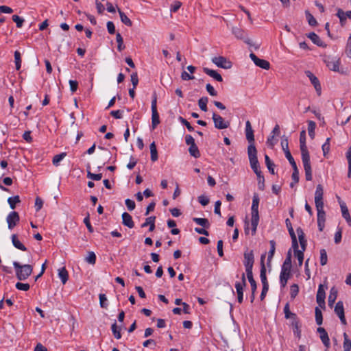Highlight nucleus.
I'll return each mask as SVG.
<instances>
[{
  "mask_svg": "<svg viewBox=\"0 0 351 351\" xmlns=\"http://www.w3.org/2000/svg\"><path fill=\"white\" fill-rule=\"evenodd\" d=\"M13 265L16 270V278L19 280H26L32 273L33 268L30 265H20L19 263L14 261Z\"/></svg>",
  "mask_w": 351,
  "mask_h": 351,
  "instance_id": "nucleus-1",
  "label": "nucleus"
},
{
  "mask_svg": "<svg viewBox=\"0 0 351 351\" xmlns=\"http://www.w3.org/2000/svg\"><path fill=\"white\" fill-rule=\"evenodd\" d=\"M232 33L234 35V36L237 39H240V40H243L244 43H245L246 44H247L250 47L253 46V47H254V48L256 49H257L259 47L258 45L255 46L252 43V40L247 37V33L243 29H241V28H240L239 27H233L232 28Z\"/></svg>",
  "mask_w": 351,
  "mask_h": 351,
  "instance_id": "nucleus-2",
  "label": "nucleus"
},
{
  "mask_svg": "<svg viewBox=\"0 0 351 351\" xmlns=\"http://www.w3.org/2000/svg\"><path fill=\"white\" fill-rule=\"evenodd\" d=\"M243 265L245 267V271H251L253 269L254 263V256L253 250H246L243 254Z\"/></svg>",
  "mask_w": 351,
  "mask_h": 351,
  "instance_id": "nucleus-3",
  "label": "nucleus"
},
{
  "mask_svg": "<svg viewBox=\"0 0 351 351\" xmlns=\"http://www.w3.org/2000/svg\"><path fill=\"white\" fill-rule=\"evenodd\" d=\"M252 218H251V226H252V234H254L256 232V228L259 221L258 215V206L252 204Z\"/></svg>",
  "mask_w": 351,
  "mask_h": 351,
  "instance_id": "nucleus-4",
  "label": "nucleus"
},
{
  "mask_svg": "<svg viewBox=\"0 0 351 351\" xmlns=\"http://www.w3.org/2000/svg\"><path fill=\"white\" fill-rule=\"evenodd\" d=\"M246 286L245 275L243 274L241 276V282L235 283V289L237 293L238 302L241 304L243 300V289Z\"/></svg>",
  "mask_w": 351,
  "mask_h": 351,
  "instance_id": "nucleus-5",
  "label": "nucleus"
},
{
  "mask_svg": "<svg viewBox=\"0 0 351 351\" xmlns=\"http://www.w3.org/2000/svg\"><path fill=\"white\" fill-rule=\"evenodd\" d=\"M212 62L218 67L228 69L232 66V62L223 56H217L212 58Z\"/></svg>",
  "mask_w": 351,
  "mask_h": 351,
  "instance_id": "nucleus-6",
  "label": "nucleus"
},
{
  "mask_svg": "<svg viewBox=\"0 0 351 351\" xmlns=\"http://www.w3.org/2000/svg\"><path fill=\"white\" fill-rule=\"evenodd\" d=\"M215 127L217 129L222 130L228 128L230 125V123L228 121H225L224 119L217 113L214 112L212 117Z\"/></svg>",
  "mask_w": 351,
  "mask_h": 351,
  "instance_id": "nucleus-7",
  "label": "nucleus"
},
{
  "mask_svg": "<svg viewBox=\"0 0 351 351\" xmlns=\"http://www.w3.org/2000/svg\"><path fill=\"white\" fill-rule=\"evenodd\" d=\"M300 151H301L302 159L310 158L309 152H308L306 145V132H305V130H302L300 132Z\"/></svg>",
  "mask_w": 351,
  "mask_h": 351,
  "instance_id": "nucleus-8",
  "label": "nucleus"
},
{
  "mask_svg": "<svg viewBox=\"0 0 351 351\" xmlns=\"http://www.w3.org/2000/svg\"><path fill=\"white\" fill-rule=\"evenodd\" d=\"M20 217L17 212H10L6 217L8 227L10 230H12L19 222Z\"/></svg>",
  "mask_w": 351,
  "mask_h": 351,
  "instance_id": "nucleus-9",
  "label": "nucleus"
},
{
  "mask_svg": "<svg viewBox=\"0 0 351 351\" xmlns=\"http://www.w3.org/2000/svg\"><path fill=\"white\" fill-rule=\"evenodd\" d=\"M305 74L310 80L311 84L313 85L317 95H320L322 93V87L318 78L310 71H305Z\"/></svg>",
  "mask_w": 351,
  "mask_h": 351,
  "instance_id": "nucleus-10",
  "label": "nucleus"
},
{
  "mask_svg": "<svg viewBox=\"0 0 351 351\" xmlns=\"http://www.w3.org/2000/svg\"><path fill=\"white\" fill-rule=\"evenodd\" d=\"M250 58L256 66L266 70L270 68V64L268 61L258 58L254 53L250 54Z\"/></svg>",
  "mask_w": 351,
  "mask_h": 351,
  "instance_id": "nucleus-11",
  "label": "nucleus"
},
{
  "mask_svg": "<svg viewBox=\"0 0 351 351\" xmlns=\"http://www.w3.org/2000/svg\"><path fill=\"white\" fill-rule=\"evenodd\" d=\"M335 312L341 320L342 324H346V320L344 315L343 304L341 301H339L335 307Z\"/></svg>",
  "mask_w": 351,
  "mask_h": 351,
  "instance_id": "nucleus-12",
  "label": "nucleus"
},
{
  "mask_svg": "<svg viewBox=\"0 0 351 351\" xmlns=\"http://www.w3.org/2000/svg\"><path fill=\"white\" fill-rule=\"evenodd\" d=\"M302 161L304 169L305 171L306 180L308 181H311V180H312L313 176H312V169H311L310 158H302Z\"/></svg>",
  "mask_w": 351,
  "mask_h": 351,
  "instance_id": "nucleus-13",
  "label": "nucleus"
},
{
  "mask_svg": "<svg viewBox=\"0 0 351 351\" xmlns=\"http://www.w3.org/2000/svg\"><path fill=\"white\" fill-rule=\"evenodd\" d=\"M265 258V254H262L261 257V274L260 278L262 282L263 286H269L267 276H266V268L264 264V260Z\"/></svg>",
  "mask_w": 351,
  "mask_h": 351,
  "instance_id": "nucleus-14",
  "label": "nucleus"
},
{
  "mask_svg": "<svg viewBox=\"0 0 351 351\" xmlns=\"http://www.w3.org/2000/svg\"><path fill=\"white\" fill-rule=\"evenodd\" d=\"M325 291L322 285H319L317 293L316 300L319 306H325Z\"/></svg>",
  "mask_w": 351,
  "mask_h": 351,
  "instance_id": "nucleus-15",
  "label": "nucleus"
},
{
  "mask_svg": "<svg viewBox=\"0 0 351 351\" xmlns=\"http://www.w3.org/2000/svg\"><path fill=\"white\" fill-rule=\"evenodd\" d=\"M317 332L319 333V337L323 344L326 347H330V339L328 335L324 328L319 327L317 329Z\"/></svg>",
  "mask_w": 351,
  "mask_h": 351,
  "instance_id": "nucleus-16",
  "label": "nucleus"
},
{
  "mask_svg": "<svg viewBox=\"0 0 351 351\" xmlns=\"http://www.w3.org/2000/svg\"><path fill=\"white\" fill-rule=\"evenodd\" d=\"M317 211V226L319 231H323L325 226L326 213L324 210H318Z\"/></svg>",
  "mask_w": 351,
  "mask_h": 351,
  "instance_id": "nucleus-17",
  "label": "nucleus"
},
{
  "mask_svg": "<svg viewBox=\"0 0 351 351\" xmlns=\"http://www.w3.org/2000/svg\"><path fill=\"white\" fill-rule=\"evenodd\" d=\"M337 16L339 19L341 25L343 26L348 18L351 19V11L343 12L341 9L339 8Z\"/></svg>",
  "mask_w": 351,
  "mask_h": 351,
  "instance_id": "nucleus-18",
  "label": "nucleus"
},
{
  "mask_svg": "<svg viewBox=\"0 0 351 351\" xmlns=\"http://www.w3.org/2000/svg\"><path fill=\"white\" fill-rule=\"evenodd\" d=\"M245 136L249 143H254V130L250 121L245 123Z\"/></svg>",
  "mask_w": 351,
  "mask_h": 351,
  "instance_id": "nucleus-19",
  "label": "nucleus"
},
{
  "mask_svg": "<svg viewBox=\"0 0 351 351\" xmlns=\"http://www.w3.org/2000/svg\"><path fill=\"white\" fill-rule=\"evenodd\" d=\"M247 154L250 162L258 160L257 158V151L254 145V143H250V145L247 147Z\"/></svg>",
  "mask_w": 351,
  "mask_h": 351,
  "instance_id": "nucleus-20",
  "label": "nucleus"
},
{
  "mask_svg": "<svg viewBox=\"0 0 351 351\" xmlns=\"http://www.w3.org/2000/svg\"><path fill=\"white\" fill-rule=\"evenodd\" d=\"M285 223H286V226H287V228L288 229L289 233V234L291 236V238L292 244L295 247L297 246L298 240H297V238H296V235H295V234L294 232V230L293 229L291 223V221H290V220L289 219H287L285 220Z\"/></svg>",
  "mask_w": 351,
  "mask_h": 351,
  "instance_id": "nucleus-21",
  "label": "nucleus"
},
{
  "mask_svg": "<svg viewBox=\"0 0 351 351\" xmlns=\"http://www.w3.org/2000/svg\"><path fill=\"white\" fill-rule=\"evenodd\" d=\"M341 210L342 213V217L345 219L348 224L351 227V217L349 213L348 207L346 206L344 202L340 203Z\"/></svg>",
  "mask_w": 351,
  "mask_h": 351,
  "instance_id": "nucleus-22",
  "label": "nucleus"
},
{
  "mask_svg": "<svg viewBox=\"0 0 351 351\" xmlns=\"http://www.w3.org/2000/svg\"><path fill=\"white\" fill-rule=\"evenodd\" d=\"M203 71L206 74H207L210 77H213L216 81L219 82L223 81V78H222L221 75L219 73H218L216 71L210 69L206 67H204L203 69Z\"/></svg>",
  "mask_w": 351,
  "mask_h": 351,
  "instance_id": "nucleus-23",
  "label": "nucleus"
},
{
  "mask_svg": "<svg viewBox=\"0 0 351 351\" xmlns=\"http://www.w3.org/2000/svg\"><path fill=\"white\" fill-rule=\"evenodd\" d=\"M291 274L290 271H282L280 274V283L281 287L284 288L287 285V281L291 277Z\"/></svg>",
  "mask_w": 351,
  "mask_h": 351,
  "instance_id": "nucleus-24",
  "label": "nucleus"
},
{
  "mask_svg": "<svg viewBox=\"0 0 351 351\" xmlns=\"http://www.w3.org/2000/svg\"><path fill=\"white\" fill-rule=\"evenodd\" d=\"M122 220H123V224L130 228H132L134 226V221L132 220V216L125 212L122 214Z\"/></svg>",
  "mask_w": 351,
  "mask_h": 351,
  "instance_id": "nucleus-25",
  "label": "nucleus"
},
{
  "mask_svg": "<svg viewBox=\"0 0 351 351\" xmlns=\"http://www.w3.org/2000/svg\"><path fill=\"white\" fill-rule=\"evenodd\" d=\"M292 247L294 251V255L297 258L298 261L299 266H302L304 260V252L302 251H300L298 242H297V246L295 247L294 245H292Z\"/></svg>",
  "mask_w": 351,
  "mask_h": 351,
  "instance_id": "nucleus-26",
  "label": "nucleus"
},
{
  "mask_svg": "<svg viewBox=\"0 0 351 351\" xmlns=\"http://www.w3.org/2000/svg\"><path fill=\"white\" fill-rule=\"evenodd\" d=\"M307 37L310 38L312 42L319 47H324V42L320 39L319 36L314 32L309 33Z\"/></svg>",
  "mask_w": 351,
  "mask_h": 351,
  "instance_id": "nucleus-27",
  "label": "nucleus"
},
{
  "mask_svg": "<svg viewBox=\"0 0 351 351\" xmlns=\"http://www.w3.org/2000/svg\"><path fill=\"white\" fill-rule=\"evenodd\" d=\"M12 243L16 248H17L21 251L27 250V248L25 247V246L19 240L16 234L12 235Z\"/></svg>",
  "mask_w": 351,
  "mask_h": 351,
  "instance_id": "nucleus-28",
  "label": "nucleus"
},
{
  "mask_svg": "<svg viewBox=\"0 0 351 351\" xmlns=\"http://www.w3.org/2000/svg\"><path fill=\"white\" fill-rule=\"evenodd\" d=\"M155 219L156 217H149L145 219V221L141 225L142 228H145L147 226H149V230L150 232L153 231L155 228Z\"/></svg>",
  "mask_w": 351,
  "mask_h": 351,
  "instance_id": "nucleus-29",
  "label": "nucleus"
},
{
  "mask_svg": "<svg viewBox=\"0 0 351 351\" xmlns=\"http://www.w3.org/2000/svg\"><path fill=\"white\" fill-rule=\"evenodd\" d=\"M337 290L335 288V287H332L330 291V294L328 295V306L332 307L337 299Z\"/></svg>",
  "mask_w": 351,
  "mask_h": 351,
  "instance_id": "nucleus-30",
  "label": "nucleus"
},
{
  "mask_svg": "<svg viewBox=\"0 0 351 351\" xmlns=\"http://www.w3.org/2000/svg\"><path fill=\"white\" fill-rule=\"evenodd\" d=\"M58 276L61 280L62 284H65L69 278L68 271L65 269V267H62L58 269Z\"/></svg>",
  "mask_w": 351,
  "mask_h": 351,
  "instance_id": "nucleus-31",
  "label": "nucleus"
},
{
  "mask_svg": "<svg viewBox=\"0 0 351 351\" xmlns=\"http://www.w3.org/2000/svg\"><path fill=\"white\" fill-rule=\"evenodd\" d=\"M246 276H247L249 282L250 283L252 292H256L257 286H256V282L253 278L252 271H246Z\"/></svg>",
  "mask_w": 351,
  "mask_h": 351,
  "instance_id": "nucleus-32",
  "label": "nucleus"
},
{
  "mask_svg": "<svg viewBox=\"0 0 351 351\" xmlns=\"http://www.w3.org/2000/svg\"><path fill=\"white\" fill-rule=\"evenodd\" d=\"M118 12H119L121 22L123 24H125V25H127L128 27H131L132 25V23L131 20L120 9H118Z\"/></svg>",
  "mask_w": 351,
  "mask_h": 351,
  "instance_id": "nucleus-33",
  "label": "nucleus"
},
{
  "mask_svg": "<svg viewBox=\"0 0 351 351\" xmlns=\"http://www.w3.org/2000/svg\"><path fill=\"white\" fill-rule=\"evenodd\" d=\"M160 123L159 114L158 111H152V126L154 129Z\"/></svg>",
  "mask_w": 351,
  "mask_h": 351,
  "instance_id": "nucleus-34",
  "label": "nucleus"
},
{
  "mask_svg": "<svg viewBox=\"0 0 351 351\" xmlns=\"http://www.w3.org/2000/svg\"><path fill=\"white\" fill-rule=\"evenodd\" d=\"M150 153H151V160L153 162H155L158 160V152L156 149V145L155 144V142H152L150 144Z\"/></svg>",
  "mask_w": 351,
  "mask_h": 351,
  "instance_id": "nucleus-35",
  "label": "nucleus"
},
{
  "mask_svg": "<svg viewBox=\"0 0 351 351\" xmlns=\"http://www.w3.org/2000/svg\"><path fill=\"white\" fill-rule=\"evenodd\" d=\"M193 221L194 222H195L197 224H198L202 227L206 228H208L210 226L208 220L206 218L194 217L193 219Z\"/></svg>",
  "mask_w": 351,
  "mask_h": 351,
  "instance_id": "nucleus-36",
  "label": "nucleus"
},
{
  "mask_svg": "<svg viewBox=\"0 0 351 351\" xmlns=\"http://www.w3.org/2000/svg\"><path fill=\"white\" fill-rule=\"evenodd\" d=\"M269 244H270V250L269 251L268 258H267L268 264L270 263L271 259L273 258V256L275 253V250H276V243L274 240L270 241Z\"/></svg>",
  "mask_w": 351,
  "mask_h": 351,
  "instance_id": "nucleus-37",
  "label": "nucleus"
},
{
  "mask_svg": "<svg viewBox=\"0 0 351 351\" xmlns=\"http://www.w3.org/2000/svg\"><path fill=\"white\" fill-rule=\"evenodd\" d=\"M208 101V99L206 97H201L198 100V106H199V108L204 112H206L208 110V108H207Z\"/></svg>",
  "mask_w": 351,
  "mask_h": 351,
  "instance_id": "nucleus-38",
  "label": "nucleus"
},
{
  "mask_svg": "<svg viewBox=\"0 0 351 351\" xmlns=\"http://www.w3.org/2000/svg\"><path fill=\"white\" fill-rule=\"evenodd\" d=\"M189 152L191 156L195 158H197L200 156V153L196 144L191 145L189 148Z\"/></svg>",
  "mask_w": 351,
  "mask_h": 351,
  "instance_id": "nucleus-39",
  "label": "nucleus"
},
{
  "mask_svg": "<svg viewBox=\"0 0 351 351\" xmlns=\"http://www.w3.org/2000/svg\"><path fill=\"white\" fill-rule=\"evenodd\" d=\"M315 128H316V123L313 121H309L308 122V135L311 138H313L315 136Z\"/></svg>",
  "mask_w": 351,
  "mask_h": 351,
  "instance_id": "nucleus-40",
  "label": "nucleus"
},
{
  "mask_svg": "<svg viewBox=\"0 0 351 351\" xmlns=\"http://www.w3.org/2000/svg\"><path fill=\"white\" fill-rule=\"evenodd\" d=\"M20 202L21 200L19 195L10 197L8 199V202L12 209H14L16 208V204L19 203Z\"/></svg>",
  "mask_w": 351,
  "mask_h": 351,
  "instance_id": "nucleus-41",
  "label": "nucleus"
},
{
  "mask_svg": "<svg viewBox=\"0 0 351 351\" xmlns=\"http://www.w3.org/2000/svg\"><path fill=\"white\" fill-rule=\"evenodd\" d=\"M284 313H285V317L286 319H293L297 317V315L291 313L289 310V305L288 303L286 304V305L284 307Z\"/></svg>",
  "mask_w": 351,
  "mask_h": 351,
  "instance_id": "nucleus-42",
  "label": "nucleus"
},
{
  "mask_svg": "<svg viewBox=\"0 0 351 351\" xmlns=\"http://www.w3.org/2000/svg\"><path fill=\"white\" fill-rule=\"evenodd\" d=\"M250 163L251 168L253 169V171H254V173H256V175L257 176L262 175L261 171L259 169V163H258V160L250 162Z\"/></svg>",
  "mask_w": 351,
  "mask_h": 351,
  "instance_id": "nucleus-43",
  "label": "nucleus"
},
{
  "mask_svg": "<svg viewBox=\"0 0 351 351\" xmlns=\"http://www.w3.org/2000/svg\"><path fill=\"white\" fill-rule=\"evenodd\" d=\"M265 164H266V166L269 170V171L274 175L275 174V171H274V164L271 161L269 157L267 156V155H265Z\"/></svg>",
  "mask_w": 351,
  "mask_h": 351,
  "instance_id": "nucleus-44",
  "label": "nucleus"
},
{
  "mask_svg": "<svg viewBox=\"0 0 351 351\" xmlns=\"http://www.w3.org/2000/svg\"><path fill=\"white\" fill-rule=\"evenodd\" d=\"M293 171L291 177L293 182L290 184L291 187H293L294 184L299 182V171L298 167L293 168Z\"/></svg>",
  "mask_w": 351,
  "mask_h": 351,
  "instance_id": "nucleus-45",
  "label": "nucleus"
},
{
  "mask_svg": "<svg viewBox=\"0 0 351 351\" xmlns=\"http://www.w3.org/2000/svg\"><path fill=\"white\" fill-rule=\"evenodd\" d=\"M86 262L89 264L95 265L96 262V255L93 252H88L85 258Z\"/></svg>",
  "mask_w": 351,
  "mask_h": 351,
  "instance_id": "nucleus-46",
  "label": "nucleus"
},
{
  "mask_svg": "<svg viewBox=\"0 0 351 351\" xmlns=\"http://www.w3.org/2000/svg\"><path fill=\"white\" fill-rule=\"evenodd\" d=\"M320 264L324 266L328 263V256L325 249L320 250Z\"/></svg>",
  "mask_w": 351,
  "mask_h": 351,
  "instance_id": "nucleus-47",
  "label": "nucleus"
},
{
  "mask_svg": "<svg viewBox=\"0 0 351 351\" xmlns=\"http://www.w3.org/2000/svg\"><path fill=\"white\" fill-rule=\"evenodd\" d=\"M111 329H112V332L114 337L117 339H119L121 338V334L120 332V330L119 329L116 322H114V324H112Z\"/></svg>",
  "mask_w": 351,
  "mask_h": 351,
  "instance_id": "nucleus-48",
  "label": "nucleus"
},
{
  "mask_svg": "<svg viewBox=\"0 0 351 351\" xmlns=\"http://www.w3.org/2000/svg\"><path fill=\"white\" fill-rule=\"evenodd\" d=\"M344 341H343V351H350L351 350V341L349 339L346 333L343 334Z\"/></svg>",
  "mask_w": 351,
  "mask_h": 351,
  "instance_id": "nucleus-49",
  "label": "nucleus"
},
{
  "mask_svg": "<svg viewBox=\"0 0 351 351\" xmlns=\"http://www.w3.org/2000/svg\"><path fill=\"white\" fill-rule=\"evenodd\" d=\"M14 62L16 65V69L19 70L21 66V53L19 51L14 52Z\"/></svg>",
  "mask_w": 351,
  "mask_h": 351,
  "instance_id": "nucleus-50",
  "label": "nucleus"
},
{
  "mask_svg": "<svg viewBox=\"0 0 351 351\" xmlns=\"http://www.w3.org/2000/svg\"><path fill=\"white\" fill-rule=\"evenodd\" d=\"M66 156V153H61L53 156L52 162L55 166L59 165L60 161Z\"/></svg>",
  "mask_w": 351,
  "mask_h": 351,
  "instance_id": "nucleus-51",
  "label": "nucleus"
},
{
  "mask_svg": "<svg viewBox=\"0 0 351 351\" xmlns=\"http://www.w3.org/2000/svg\"><path fill=\"white\" fill-rule=\"evenodd\" d=\"M116 40H117V43L118 44L117 49L119 51H121L125 48V47L123 45V38H122L121 35L119 33H117L116 34Z\"/></svg>",
  "mask_w": 351,
  "mask_h": 351,
  "instance_id": "nucleus-52",
  "label": "nucleus"
},
{
  "mask_svg": "<svg viewBox=\"0 0 351 351\" xmlns=\"http://www.w3.org/2000/svg\"><path fill=\"white\" fill-rule=\"evenodd\" d=\"M305 14L308 24L311 26H315L317 25V21L314 16L308 11H306Z\"/></svg>",
  "mask_w": 351,
  "mask_h": 351,
  "instance_id": "nucleus-53",
  "label": "nucleus"
},
{
  "mask_svg": "<svg viewBox=\"0 0 351 351\" xmlns=\"http://www.w3.org/2000/svg\"><path fill=\"white\" fill-rule=\"evenodd\" d=\"M299 292V287L296 284H293L290 288V296L292 299H294Z\"/></svg>",
  "mask_w": 351,
  "mask_h": 351,
  "instance_id": "nucleus-54",
  "label": "nucleus"
},
{
  "mask_svg": "<svg viewBox=\"0 0 351 351\" xmlns=\"http://www.w3.org/2000/svg\"><path fill=\"white\" fill-rule=\"evenodd\" d=\"M315 320L317 325L322 324L323 318L322 311L317 307L315 308Z\"/></svg>",
  "mask_w": 351,
  "mask_h": 351,
  "instance_id": "nucleus-55",
  "label": "nucleus"
},
{
  "mask_svg": "<svg viewBox=\"0 0 351 351\" xmlns=\"http://www.w3.org/2000/svg\"><path fill=\"white\" fill-rule=\"evenodd\" d=\"M99 303L101 308H107L108 303H107V298L105 294L100 293L99 295Z\"/></svg>",
  "mask_w": 351,
  "mask_h": 351,
  "instance_id": "nucleus-56",
  "label": "nucleus"
},
{
  "mask_svg": "<svg viewBox=\"0 0 351 351\" xmlns=\"http://www.w3.org/2000/svg\"><path fill=\"white\" fill-rule=\"evenodd\" d=\"M281 146L285 154H286V152L289 151L287 137L285 136L282 137Z\"/></svg>",
  "mask_w": 351,
  "mask_h": 351,
  "instance_id": "nucleus-57",
  "label": "nucleus"
},
{
  "mask_svg": "<svg viewBox=\"0 0 351 351\" xmlns=\"http://www.w3.org/2000/svg\"><path fill=\"white\" fill-rule=\"evenodd\" d=\"M285 157L287 158V159L289 160V162L290 165H291V167H293V169L298 167L296 162H295L294 158L291 156L290 151L286 152V154H285Z\"/></svg>",
  "mask_w": 351,
  "mask_h": 351,
  "instance_id": "nucleus-58",
  "label": "nucleus"
},
{
  "mask_svg": "<svg viewBox=\"0 0 351 351\" xmlns=\"http://www.w3.org/2000/svg\"><path fill=\"white\" fill-rule=\"evenodd\" d=\"M298 236V240L300 243H306V240L305 239L304 233L301 228H298L296 230Z\"/></svg>",
  "mask_w": 351,
  "mask_h": 351,
  "instance_id": "nucleus-59",
  "label": "nucleus"
},
{
  "mask_svg": "<svg viewBox=\"0 0 351 351\" xmlns=\"http://www.w3.org/2000/svg\"><path fill=\"white\" fill-rule=\"evenodd\" d=\"M324 190L321 184H318L316 187L315 193V198H323Z\"/></svg>",
  "mask_w": 351,
  "mask_h": 351,
  "instance_id": "nucleus-60",
  "label": "nucleus"
},
{
  "mask_svg": "<svg viewBox=\"0 0 351 351\" xmlns=\"http://www.w3.org/2000/svg\"><path fill=\"white\" fill-rule=\"evenodd\" d=\"M87 178H90L93 180H100L102 178V174L101 173H93L90 171H88L87 172Z\"/></svg>",
  "mask_w": 351,
  "mask_h": 351,
  "instance_id": "nucleus-61",
  "label": "nucleus"
},
{
  "mask_svg": "<svg viewBox=\"0 0 351 351\" xmlns=\"http://www.w3.org/2000/svg\"><path fill=\"white\" fill-rule=\"evenodd\" d=\"M16 288L21 291H28L29 289V285L28 283L17 282L15 285Z\"/></svg>",
  "mask_w": 351,
  "mask_h": 351,
  "instance_id": "nucleus-62",
  "label": "nucleus"
},
{
  "mask_svg": "<svg viewBox=\"0 0 351 351\" xmlns=\"http://www.w3.org/2000/svg\"><path fill=\"white\" fill-rule=\"evenodd\" d=\"M125 205H126L128 209L130 211L133 210L135 208V207H136V204H135L134 201H133V200H132L130 199H125Z\"/></svg>",
  "mask_w": 351,
  "mask_h": 351,
  "instance_id": "nucleus-63",
  "label": "nucleus"
},
{
  "mask_svg": "<svg viewBox=\"0 0 351 351\" xmlns=\"http://www.w3.org/2000/svg\"><path fill=\"white\" fill-rule=\"evenodd\" d=\"M346 53L348 57L351 58V34L349 36L346 48Z\"/></svg>",
  "mask_w": 351,
  "mask_h": 351,
  "instance_id": "nucleus-64",
  "label": "nucleus"
}]
</instances>
